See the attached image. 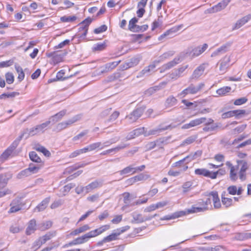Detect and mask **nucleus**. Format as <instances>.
I'll use <instances>...</instances> for the list:
<instances>
[{
    "label": "nucleus",
    "mask_w": 251,
    "mask_h": 251,
    "mask_svg": "<svg viewBox=\"0 0 251 251\" xmlns=\"http://www.w3.org/2000/svg\"><path fill=\"white\" fill-rule=\"evenodd\" d=\"M65 74V72L64 70H60L59 71L57 74H56V79L58 80H66L73 76V75H71L67 77H63V75Z\"/></svg>",
    "instance_id": "nucleus-56"
},
{
    "label": "nucleus",
    "mask_w": 251,
    "mask_h": 251,
    "mask_svg": "<svg viewBox=\"0 0 251 251\" xmlns=\"http://www.w3.org/2000/svg\"><path fill=\"white\" fill-rule=\"evenodd\" d=\"M50 239V238L48 236H46L45 238H39L38 240L34 242L33 244V246L32 247V248L34 250H36L37 249L40 248L42 245L43 244H45L46 241L48 240H49Z\"/></svg>",
    "instance_id": "nucleus-27"
},
{
    "label": "nucleus",
    "mask_w": 251,
    "mask_h": 251,
    "mask_svg": "<svg viewBox=\"0 0 251 251\" xmlns=\"http://www.w3.org/2000/svg\"><path fill=\"white\" fill-rule=\"evenodd\" d=\"M66 53H62L58 52H53L49 53L47 56L52 57V62L54 64H58L63 61L64 56Z\"/></svg>",
    "instance_id": "nucleus-13"
},
{
    "label": "nucleus",
    "mask_w": 251,
    "mask_h": 251,
    "mask_svg": "<svg viewBox=\"0 0 251 251\" xmlns=\"http://www.w3.org/2000/svg\"><path fill=\"white\" fill-rule=\"evenodd\" d=\"M103 181L101 179L96 180L86 186L85 187L86 192H88L91 190L97 188L98 187H101L103 185Z\"/></svg>",
    "instance_id": "nucleus-20"
},
{
    "label": "nucleus",
    "mask_w": 251,
    "mask_h": 251,
    "mask_svg": "<svg viewBox=\"0 0 251 251\" xmlns=\"http://www.w3.org/2000/svg\"><path fill=\"white\" fill-rule=\"evenodd\" d=\"M121 61H114L105 64L100 67L95 72V75H100L102 74L107 73L114 69L120 63Z\"/></svg>",
    "instance_id": "nucleus-4"
},
{
    "label": "nucleus",
    "mask_w": 251,
    "mask_h": 251,
    "mask_svg": "<svg viewBox=\"0 0 251 251\" xmlns=\"http://www.w3.org/2000/svg\"><path fill=\"white\" fill-rule=\"evenodd\" d=\"M156 62L157 60H155L153 63L144 68V69L139 73V75H137V77H142L144 75L149 74L155 68L156 63H157Z\"/></svg>",
    "instance_id": "nucleus-23"
},
{
    "label": "nucleus",
    "mask_w": 251,
    "mask_h": 251,
    "mask_svg": "<svg viewBox=\"0 0 251 251\" xmlns=\"http://www.w3.org/2000/svg\"><path fill=\"white\" fill-rule=\"evenodd\" d=\"M236 162L237 163V167L238 168L239 166H241L239 172V178L241 180L244 181L247 178L246 171L249 168V165L247 161L245 160H237Z\"/></svg>",
    "instance_id": "nucleus-5"
},
{
    "label": "nucleus",
    "mask_w": 251,
    "mask_h": 251,
    "mask_svg": "<svg viewBox=\"0 0 251 251\" xmlns=\"http://www.w3.org/2000/svg\"><path fill=\"white\" fill-rule=\"evenodd\" d=\"M205 70L204 64H201L194 71L192 77L193 78H198L201 76Z\"/></svg>",
    "instance_id": "nucleus-28"
},
{
    "label": "nucleus",
    "mask_w": 251,
    "mask_h": 251,
    "mask_svg": "<svg viewBox=\"0 0 251 251\" xmlns=\"http://www.w3.org/2000/svg\"><path fill=\"white\" fill-rule=\"evenodd\" d=\"M204 86V84L203 83H201L198 86H195L191 84L182 92L181 94H183L184 96L189 94H195L202 89Z\"/></svg>",
    "instance_id": "nucleus-6"
},
{
    "label": "nucleus",
    "mask_w": 251,
    "mask_h": 251,
    "mask_svg": "<svg viewBox=\"0 0 251 251\" xmlns=\"http://www.w3.org/2000/svg\"><path fill=\"white\" fill-rule=\"evenodd\" d=\"M233 116H235L237 118H240L242 115H245L246 113V111L244 109H238L232 110Z\"/></svg>",
    "instance_id": "nucleus-59"
},
{
    "label": "nucleus",
    "mask_w": 251,
    "mask_h": 251,
    "mask_svg": "<svg viewBox=\"0 0 251 251\" xmlns=\"http://www.w3.org/2000/svg\"><path fill=\"white\" fill-rule=\"evenodd\" d=\"M50 125V122H48L47 121L41 124L37 125L35 126L36 130L37 131L38 133H44L45 131L47 129V127Z\"/></svg>",
    "instance_id": "nucleus-33"
},
{
    "label": "nucleus",
    "mask_w": 251,
    "mask_h": 251,
    "mask_svg": "<svg viewBox=\"0 0 251 251\" xmlns=\"http://www.w3.org/2000/svg\"><path fill=\"white\" fill-rule=\"evenodd\" d=\"M145 109V107L143 106L137 107L132 112L138 119L143 114Z\"/></svg>",
    "instance_id": "nucleus-46"
},
{
    "label": "nucleus",
    "mask_w": 251,
    "mask_h": 251,
    "mask_svg": "<svg viewBox=\"0 0 251 251\" xmlns=\"http://www.w3.org/2000/svg\"><path fill=\"white\" fill-rule=\"evenodd\" d=\"M90 228L89 226L87 225H85L81 227L75 229L74 231H72L69 235H76L77 234L83 233Z\"/></svg>",
    "instance_id": "nucleus-31"
},
{
    "label": "nucleus",
    "mask_w": 251,
    "mask_h": 251,
    "mask_svg": "<svg viewBox=\"0 0 251 251\" xmlns=\"http://www.w3.org/2000/svg\"><path fill=\"white\" fill-rule=\"evenodd\" d=\"M229 62H230L229 57L227 56H226L221 60L219 69L222 73H224L226 72V69L228 67V64H229Z\"/></svg>",
    "instance_id": "nucleus-26"
},
{
    "label": "nucleus",
    "mask_w": 251,
    "mask_h": 251,
    "mask_svg": "<svg viewBox=\"0 0 251 251\" xmlns=\"http://www.w3.org/2000/svg\"><path fill=\"white\" fill-rule=\"evenodd\" d=\"M248 101V99L245 97L241 98L236 100L234 101V104L235 105H240L245 103Z\"/></svg>",
    "instance_id": "nucleus-63"
},
{
    "label": "nucleus",
    "mask_w": 251,
    "mask_h": 251,
    "mask_svg": "<svg viewBox=\"0 0 251 251\" xmlns=\"http://www.w3.org/2000/svg\"><path fill=\"white\" fill-rule=\"evenodd\" d=\"M144 128H138L130 132L126 137V140H129L143 133Z\"/></svg>",
    "instance_id": "nucleus-22"
},
{
    "label": "nucleus",
    "mask_w": 251,
    "mask_h": 251,
    "mask_svg": "<svg viewBox=\"0 0 251 251\" xmlns=\"http://www.w3.org/2000/svg\"><path fill=\"white\" fill-rule=\"evenodd\" d=\"M8 181V178L4 177L2 174H0V189L4 188Z\"/></svg>",
    "instance_id": "nucleus-53"
},
{
    "label": "nucleus",
    "mask_w": 251,
    "mask_h": 251,
    "mask_svg": "<svg viewBox=\"0 0 251 251\" xmlns=\"http://www.w3.org/2000/svg\"><path fill=\"white\" fill-rule=\"evenodd\" d=\"M66 128H67V127L65 124V122H62L58 123V124H57L56 125L55 130L58 132V131H60Z\"/></svg>",
    "instance_id": "nucleus-64"
},
{
    "label": "nucleus",
    "mask_w": 251,
    "mask_h": 251,
    "mask_svg": "<svg viewBox=\"0 0 251 251\" xmlns=\"http://www.w3.org/2000/svg\"><path fill=\"white\" fill-rule=\"evenodd\" d=\"M163 142L159 140H156L154 142H151L149 143L147 146L146 147L148 150H151L154 148L156 146L159 145V143H162Z\"/></svg>",
    "instance_id": "nucleus-57"
},
{
    "label": "nucleus",
    "mask_w": 251,
    "mask_h": 251,
    "mask_svg": "<svg viewBox=\"0 0 251 251\" xmlns=\"http://www.w3.org/2000/svg\"><path fill=\"white\" fill-rule=\"evenodd\" d=\"M171 127V125L164 126L163 125H160L158 127L154 129L150 130L149 131V135H158L161 132L168 129Z\"/></svg>",
    "instance_id": "nucleus-24"
},
{
    "label": "nucleus",
    "mask_w": 251,
    "mask_h": 251,
    "mask_svg": "<svg viewBox=\"0 0 251 251\" xmlns=\"http://www.w3.org/2000/svg\"><path fill=\"white\" fill-rule=\"evenodd\" d=\"M232 44L231 42H227L218 48L211 54V57L216 56L220 54L226 52L227 50V49L229 48Z\"/></svg>",
    "instance_id": "nucleus-21"
},
{
    "label": "nucleus",
    "mask_w": 251,
    "mask_h": 251,
    "mask_svg": "<svg viewBox=\"0 0 251 251\" xmlns=\"http://www.w3.org/2000/svg\"><path fill=\"white\" fill-rule=\"evenodd\" d=\"M205 196L208 198L206 201H204V206L195 207V210L196 213L204 211L208 209V206L211 203V198H212L215 208H219L221 206L220 199L219 198L218 193L217 191H214L210 193H207Z\"/></svg>",
    "instance_id": "nucleus-1"
},
{
    "label": "nucleus",
    "mask_w": 251,
    "mask_h": 251,
    "mask_svg": "<svg viewBox=\"0 0 251 251\" xmlns=\"http://www.w3.org/2000/svg\"><path fill=\"white\" fill-rule=\"evenodd\" d=\"M128 77V76L126 74L125 72L119 70L115 72L113 74L109 75L107 77L108 81L111 82L119 80L121 81Z\"/></svg>",
    "instance_id": "nucleus-10"
},
{
    "label": "nucleus",
    "mask_w": 251,
    "mask_h": 251,
    "mask_svg": "<svg viewBox=\"0 0 251 251\" xmlns=\"http://www.w3.org/2000/svg\"><path fill=\"white\" fill-rule=\"evenodd\" d=\"M173 55V53L171 51L165 52L162 55L159 57V60H157V63H159L161 61H163L165 59L169 58L170 57Z\"/></svg>",
    "instance_id": "nucleus-51"
},
{
    "label": "nucleus",
    "mask_w": 251,
    "mask_h": 251,
    "mask_svg": "<svg viewBox=\"0 0 251 251\" xmlns=\"http://www.w3.org/2000/svg\"><path fill=\"white\" fill-rule=\"evenodd\" d=\"M126 119L129 124L133 123L138 120L136 116H135L132 112L130 113L128 115L126 116Z\"/></svg>",
    "instance_id": "nucleus-60"
},
{
    "label": "nucleus",
    "mask_w": 251,
    "mask_h": 251,
    "mask_svg": "<svg viewBox=\"0 0 251 251\" xmlns=\"http://www.w3.org/2000/svg\"><path fill=\"white\" fill-rule=\"evenodd\" d=\"M188 65H184L176 70L175 73H174V79L177 78L181 76L182 74L188 68Z\"/></svg>",
    "instance_id": "nucleus-42"
},
{
    "label": "nucleus",
    "mask_w": 251,
    "mask_h": 251,
    "mask_svg": "<svg viewBox=\"0 0 251 251\" xmlns=\"http://www.w3.org/2000/svg\"><path fill=\"white\" fill-rule=\"evenodd\" d=\"M206 120L205 117H201L200 118L192 120L189 123L183 125L181 127L182 129H189L191 127L199 126L201 124H203Z\"/></svg>",
    "instance_id": "nucleus-12"
},
{
    "label": "nucleus",
    "mask_w": 251,
    "mask_h": 251,
    "mask_svg": "<svg viewBox=\"0 0 251 251\" xmlns=\"http://www.w3.org/2000/svg\"><path fill=\"white\" fill-rule=\"evenodd\" d=\"M79 26L78 32L77 36L79 38H83L86 36L88 28L85 25H79Z\"/></svg>",
    "instance_id": "nucleus-35"
},
{
    "label": "nucleus",
    "mask_w": 251,
    "mask_h": 251,
    "mask_svg": "<svg viewBox=\"0 0 251 251\" xmlns=\"http://www.w3.org/2000/svg\"><path fill=\"white\" fill-rule=\"evenodd\" d=\"M101 145L102 143L100 142H98L94 143L88 146L89 147L90 151H92L98 148L100 149V148L101 146Z\"/></svg>",
    "instance_id": "nucleus-61"
},
{
    "label": "nucleus",
    "mask_w": 251,
    "mask_h": 251,
    "mask_svg": "<svg viewBox=\"0 0 251 251\" xmlns=\"http://www.w3.org/2000/svg\"><path fill=\"white\" fill-rule=\"evenodd\" d=\"M43 165H34L30 164L29 167L21 171L17 175L19 179L28 176L32 174L37 173Z\"/></svg>",
    "instance_id": "nucleus-3"
},
{
    "label": "nucleus",
    "mask_w": 251,
    "mask_h": 251,
    "mask_svg": "<svg viewBox=\"0 0 251 251\" xmlns=\"http://www.w3.org/2000/svg\"><path fill=\"white\" fill-rule=\"evenodd\" d=\"M36 230H38V224L37 225L36 220L34 219H32L27 224L26 233L27 235H30L34 233Z\"/></svg>",
    "instance_id": "nucleus-16"
},
{
    "label": "nucleus",
    "mask_w": 251,
    "mask_h": 251,
    "mask_svg": "<svg viewBox=\"0 0 251 251\" xmlns=\"http://www.w3.org/2000/svg\"><path fill=\"white\" fill-rule=\"evenodd\" d=\"M24 133L22 134L17 139H16L12 144L2 153L0 156V161L4 162L11 154L15 149L17 147L20 141L24 136Z\"/></svg>",
    "instance_id": "nucleus-2"
},
{
    "label": "nucleus",
    "mask_w": 251,
    "mask_h": 251,
    "mask_svg": "<svg viewBox=\"0 0 251 251\" xmlns=\"http://www.w3.org/2000/svg\"><path fill=\"white\" fill-rule=\"evenodd\" d=\"M189 156H186L183 159L176 162L175 163V167H180V169L179 171H174V176H177L179 174V171L180 172H184L188 169V166L187 165V162L189 159Z\"/></svg>",
    "instance_id": "nucleus-8"
},
{
    "label": "nucleus",
    "mask_w": 251,
    "mask_h": 251,
    "mask_svg": "<svg viewBox=\"0 0 251 251\" xmlns=\"http://www.w3.org/2000/svg\"><path fill=\"white\" fill-rule=\"evenodd\" d=\"M10 206L11 207L8 211V213L17 212L22 208L21 202L18 199L13 200L11 202Z\"/></svg>",
    "instance_id": "nucleus-17"
},
{
    "label": "nucleus",
    "mask_w": 251,
    "mask_h": 251,
    "mask_svg": "<svg viewBox=\"0 0 251 251\" xmlns=\"http://www.w3.org/2000/svg\"><path fill=\"white\" fill-rule=\"evenodd\" d=\"M149 177L148 175H145L143 174H140L139 175L135 176L128 180L130 183L138 181L145 180Z\"/></svg>",
    "instance_id": "nucleus-36"
},
{
    "label": "nucleus",
    "mask_w": 251,
    "mask_h": 251,
    "mask_svg": "<svg viewBox=\"0 0 251 251\" xmlns=\"http://www.w3.org/2000/svg\"><path fill=\"white\" fill-rule=\"evenodd\" d=\"M76 20L75 16H63L60 18V21L63 23L73 22Z\"/></svg>",
    "instance_id": "nucleus-50"
},
{
    "label": "nucleus",
    "mask_w": 251,
    "mask_h": 251,
    "mask_svg": "<svg viewBox=\"0 0 251 251\" xmlns=\"http://www.w3.org/2000/svg\"><path fill=\"white\" fill-rule=\"evenodd\" d=\"M173 67V61H170L169 62L167 63V64H165L163 65L161 67L159 68L160 72L163 73L167 71V70L170 69Z\"/></svg>",
    "instance_id": "nucleus-55"
},
{
    "label": "nucleus",
    "mask_w": 251,
    "mask_h": 251,
    "mask_svg": "<svg viewBox=\"0 0 251 251\" xmlns=\"http://www.w3.org/2000/svg\"><path fill=\"white\" fill-rule=\"evenodd\" d=\"M201 154H202V151L199 150V151H196L195 153H192V154L188 155L187 156H189V159H188V161L187 162V163H189V162L191 161L192 160H194V159L201 156Z\"/></svg>",
    "instance_id": "nucleus-52"
},
{
    "label": "nucleus",
    "mask_w": 251,
    "mask_h": 251,
    "mask_svg": "<svg viewBox=\"0 0 251 251\" xmlns=\"http://www.w3.org/2000/svg\"><path fill=\"white\" fill-rule=\"evenodd\" d=\"M195 173L197 175L203 176L205 177L211 178V179H215L218 174V171L216 172H211L209 170L204 169H196L195 170Z\"/></svg>",
    "instance_id": "nucleus-7"
},
{
    "label": "nucleus",
    "mask_w": 251,
    "mask_h": 251,
    "mask_svg": "<svg viewBox=\"0 0 251 251\" xmlns=\"http://www.w3.org/2000/svg\"><path fill=\"white\" fill-rule=\"evenodd\" d=\"M36 150L37 151L42 152L46 156L49 157L50 155V152L43 146H39L36 148Z\"/></svg>",
    "instance_id": "nucleus-58"
},
{
    "label": "nucleus",
    "mask_w": 251,
    "mask_h": 251,
    "mask_svg": "<svg viewBox=\"0 0 251 251\" xmlns=\"http://www.w3.org/2000/svg\"><path fill=\"white\" fill-rule=\"evenodd\" d=\"M50 201V197H47L44 199L35 208L38 211H42L46 209Z\"/></svg>",
    "instance_id": "nucleus-29"
},
{
    "label": "nucleus",
    "mask_w": 251,
    "mask_h": 251,
    "mask_svg": "<svg viewBox=\"0 0 251 251\" xmlns=\"http://www.w3.org/2000/svg\"><path fill=\"white\" fill-rule=\"evenodd\" d=\"M138 19L136 17L132 18L129 22L128 29L131 31H134L137 25L136 24L138 22Z\"/></svg>",
    "instance_id": "nucleus-44"
},
{
    "label": "nucleus",
    "mask_w": 251,
    "mask_h": 251,
    "mask_svg": "<svg viewBox=\"0 0 251 251\" xmlns=\"http://www.w3.org/2000/svg\"><path fill=\"white\" fill-rule=\"evenodd\" d=\"M30 159L33 162L40 163L41 162V158L38 156L35 151H31L29 153Z\"/></svg>",
    "instance_id": "nucleus-48"
},
{
    "label": "nucleus",
    "mask_w": 251,
    "mask_h": 251,
    "mask_svg": "<svg viewBox=\"0 0 251 251\" xmlns=\"http://www.w3.org/2000/svg\"><path fill=\"white\" fill-rule=\"evenodd\" d=\"M204 126L202 130L204 132H211L214 131L218 128V125L217 123H215L214 120L211 118L206 119L204 122Z\"/></svg>",
    "instance_id": "nucleus-9"
},
{
    "label": "nucleus",
    "mask_w": 251,
    "mask_h": 251,
    "mask_svg": "<svg viewBox=\"0 0 251 251\" xmlns=\"http://www.w3.org/2000/svg\"><path fill=\"white\" fill-rule=\"evenodd\" d=\"M119 140V138H115L111 139L108 141H106L102 144V145L100 148V150H101L105 147H108L110 145L117 142Z\"/></svg>",
    "instance_id": "nucleus-47"
},
{
    "label": "nucleus",
    "mask_w": 251,
    "mask_h": 251,
    "mask_svg": "<svg viewBox=\"0 0 251 251\" xmlns=\"http://www.w3.org/2000/svg\"><path fill=\"white\" fill-rule=\"evenodd\" d=\"M129 228V226H123L114 230L113 232L108 235H120L125 231L128 230Z\"/></svg>",
    "instance_id": "nucleus-39"
},
{
    "label": "nucleus",
    "mask_w": 251,
    "mask_h": 251,
    "mask_svg": "<svg viewBox=\"0 0 251 251\" xmlns=\"http://www.w3.org/2000/svg\"><path fill=\"white\" fill-rule=\"evenodd\" d=\"M119 173L121 175H125L128 174H135V169L134 167L132 165H130L125 168L124 169L121 170L119 172Z\"/></svg>",
    "instance_id": "nucleus-34"
},
{
    "label": "nucleus",
    "mask_w": 251,
    "mask_h": 251,
    "mask_svg": "<svg viewBox=\"0 0 251 251\" xmlns=\"http://www.w3.org/2000/svg\"><path fill=\"white\" fill-rule=\"evenodd\" d=\"M226 165L230 169L229 178L230 180L233 181H236L238 179L237 166L236 167L233 166L230 161H226Z\"/></svg>",
    "instance_id": "nucleus-14"
},
{
    "label": "nucleus",
    "mask_w": 251,
    "mask_h": 251,
    "mask_svg": "<svg viewBox=\"0 0 251 251\" xmlns=\"http://www.w3.org/2000/svg\"><path fill=\"white\" fill-rule=\"evenodd\" d=\"M93 236H79L69 243V245H75L79 244H82L87 242L89 238Z\"/></svg>",
    "instance_id": "nucleus-30"
},
{
    "label": "nucleus",
    "mask_w": 251,
    "mask_h": 251,
    "mask_svg": "<svg viewBox=\"0 0 251 251\" xmlns=\"http://www.w3.org/2000/svg\"><path fill=\"white\" fill-rule=\"evenodd\" d=\"M196 213V211L194 209V206H192V207L190 209H187L185 210L178 211H176L174 213V219L176 218H178L186 215L190 214V213Z\"/></svg>",
    "instance_id": "nucleus-19"
},
{
    "label": "nucleus",
    "mask_w": 251,
    "mask_h": 251,
    "mask_svg": "<svg viewBox=\"0 0 251 251\" xmlns=\"http://www.w3.org/2000/svg\"><path fill=\"white\" fill-rule=\"evenodd\" d=\"M110 227V225H103L97 229L90 231L84 235H99L102 233L104 231L108 230Z\"/></svg>",
    "instance_id": "nucleus-18"
},
{
    "label": "nucleus",
    "mask_w": 251,
    "mask_h": 251,
    "mask_svg": "<svg viewBox=\"0 0 251 251\" xmlns=\"http://www.w3.org/2000/svg\"><path fill=\"white\" fill-rule=\"evenodd\" d=\"M230 1L231 0H223L208 10L210 13H214L220 11L225 9Z\"/></svg>",
    "instance_id": "nucleus-11"
},
{
    "label": "nucleus",
    "mask_w": 251,
    "mask_h": 251,
    "mask_svg": "<svg viewBox=\"0 0 251 251\" xmlns=\"http://www.w3.org/2000/svg\"><path fill=\"white\" fill-rule=\"evenodd\" d=\"M222 202L223 204L226 206V207H228L232 205V199L231 198H226L224 196V195H222Z\"/></svg>",
    "instance_id": "nucleus-49"
},
{
    "label": "nucleus",
    "mask_w": 251,
    "mask_h": 251,
    "mask_svg": "<svg viewBox=\"0 0 251 251\" xmlns=\"http://www.w3.org/2000/svg\"><path fill=\"white\" fill-rule=\"evenodd\" d=\"M81 118V116L80 115H75L74 117H73L72 119H69L67 121H64L65 122V124L66 125V127H68L69 126H71L72 124L75 123V122L78 121Z\"/></svg>",
    "instance_id": "nucleus-45"
},
{
    "label": "nucleus",
    "mask_w": 251,
    "mask_h": 251,
    "mask_svg": "<svg viewBox=\"0 0 251 251\" xmlns=\"http://www.w3.org/2000/svg\"><path fill=\"white\" fill-rule=\"evenodd\" d=\"M67 110L66 109L62 110L54 115L50 117L48 122H50V124L53 125L57 122L60 121L63 117L66 115Z\"/></svg>",
    "instance_id": "nucleus-15"
},
{
    "label": "nucleus",
    "mask_w": 251,
    "mask_h": 251,
    "mask_svg": "<svg viewBox=\"0 0 251 251\" xmlns=\"http://www.w3.org/2000/svg\"><path fill=\"white\" fill-rule=\"evenodd\" d=\"M231 88L229 86H224L220 89H218L216 91V93L219 96H224L229 93Z\"/></svg>",
    "instance_id": "nucleus-41"
},
{
    "label": "nucleus",
    "mask_w": 251,
    "mask_h": 251,
    "mask_svg": "<svg viewBox=\"0 0 251 251\" xmlns=\"http://www.w3.org/2000/svg\"><path fill=\"white\" fill-rule=\"evenodd\" d=\"M107 29V27L106 25H103L100 27L96 28L94 29V33L95 34H99L105 31Z\"/></svg>",
    "instance_id": "nucleus-62"
},
{
    "label": "nucleus",
    "mask_w": 251,
    "mask_h": 251,
    "mask_svg": "<svg viewBox=\"0 0 251 251\" xmlns=\"http://www.w3.org/2000/svg\"><path fill=\"white\" fill-rule=\"evenodd\" d=\"M132 216L134 221L136 223H141L145 222L144 216L141 214L133 213Z\"/></svg>",
    "instance_id": "nucleus-43"
},
{
    "label": "nucleus",
    "mask_w": 251,
    "mask_h": 251,
    "mask_svg": "<svg viewBox=\"0 0 251 251\" xmlns=\"http://www.w3.org/2000/svg\"><path fill=\"white\" fill-rule=\"evenodd\" d=\"M124 196V202L125 203V205L123 206V208L126 207L132 206V203H130V194L128 192H126L123 194Z\"/></svg>",
    "instance_id": "nucleus-38"
},
{
    "label": "nucleus",
    "mask_w": 251,
    "mask_h": 251,
    "mask_svg": "<svg viewBox=\"0 0 251 251\" xmlns=\"http://www.w3.org/2000/svg\"><path fill=\"white\" fill-rule=\"evenodd\" d=\"M15 68L17 72L18 73V79L19 81H22L25 78V73L22 68L18 64H15Z\"/></svg>",
    "instance_id": "nucleus-37"
},
{
    "label": "nucleus",
    "mask_w": 251,
    "mask_h": 251,
    "mask_svg": "<svg viewBox=\"0 0 251 251\" xmlns=\"http://www.w3.org/2000/svg\"><path fill=\"white\" fill-rule=\"evenodd\" d=\"M6 82L8 84H12L14 81V76L13 73L11 72H8L5 74V75Z\"/></svg>",
    "instance_id": "nucleus-54"
},
{
    "label": "nucleus",
    "mask_w": 251,
    "mask_h": 251,
    "mask_svg": "<svg viewBox=\"0 0 251 251\" xmlns=\"http://www.w3.org/2000/svg\"><path fill=\"white\" fill-rule=\"evenodd\" d=\"M52 226V222L50 221L38 224V230L44 231L48 229Z\"/></svg>",
    "instance_id": "nucleus-32"
},
{
    "label": "nucleus",
    "mask_w": 251,
    "mask_h": 251,
    "mask_svg": "<svg viewBox=\"0 0 251 251\" xmlns=\"http://www.w3.org/2000/svg\"><path fill=\"white\" fill-rule=\"evenodd\" d=\"M208 45L207 44H204L202 47L198 46L194 48L192 50V56H198L203 53L207 48Z\"/></svg>",
    "instance_id": "nucleus-25"
},
{
    "label": "nucleus",
    "mask_w": 251,
    "mask_h": 251,
    "mask_svg": "<svg viewBox=\"0 0 251 251\" xmlns=\"http://www.w3.org/2000/svg\"><path fill=\"white\" fill-rule=\"evenodd\" d=\"M107 45L105 42L103 43H98L94 45L93 47L94 51H102L105 49Z\"/></svg>",
    "instance_id": "nucleus-40"
}]
</instances>
